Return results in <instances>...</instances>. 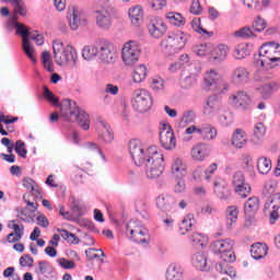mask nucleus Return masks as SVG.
<instances>
[{
  "label": "nucleus",
  "instance_id": "55",
  "mask_svg": "<svg viewBox=\"0 0 280 280\" xmlns=\"http://www.w3.org/2000/svg\"><path fill=\"white\" fill-rule=\"evenodd\" d=\"M15 152L22 159H27V149L25 148V142H23L22 140H18L15 142Z\"/></svg>",
  "mask_w": 280,
  "mask_h": 280
},
{
  "label": "nucleus",
  "instance_id": "19",
  "mask_svg": "<svg viewBox=\"0 0 280 280\" xmlns=\"http://www.w3.org/2000/svg\"><path fill=\"white\" fill-rule=\"evenodd\" d=\"M220 110H222L220 97H218V95L209 96L203 104V115H206V117H215Z\"/></svg>",
  "mask_w": 280,
  "mask_h": 280
},
{
  "label": "nucleus",
  "instance_id": "4",
  "mask_svg": "<svg viewBox=\"0 0 280 280\" xmlns=\"http://www.w3.org/2000/svg\"><path fill=\"white\" fill-rule=\"evenodd\" d=\"M55 62L59 67H75L78 65V51L71 45L65 46L62 42L55 40L52 44Z\"/></svg>",
  "mask_w": 280,
  "mask_h": 280
},
{
  "label": "nucleus",
  "instance_id": "58",
  "mask_svg": "<svg viewBox=\"0 0 280 280\" xmlns=\"http://www.w3.org/2000/svg\"><path fill=\"white\" fill-rule=\"evenodd\" d=\"M266 20L261 19V16H257L253 22L254 32H264L266 30Z\"/></svg>",
  "mask_w": 280,
  "mask_h": 280
},
{
  "label": "nucleus",
  "instance_id": "12",
  "mask_svg": "<svg viewBox=\"0 0 280 280\" xmlns=\"http://www.w3.org/2000/svg\"><path fill=\"white\" fill-rule=\"evenodd\" d=\"M131 104L137 113H148L152 108V95L147 90H136Z\"/></svg>",
  "mask_w": 280,
  "mask_h": 280
},
{
  "label": "nucleus",
  "instance_id": "7",
  "mask_svg": "<svg viewBox=\"0 0 280 280\" xmlns=\"http://www.w3.org/2000/svg\"><path fill=\"white\" fill-rule=\"evenodd\" d=\"M94 14L97 27L101 30H110L113 26V14H115V7H113L110 1L105 0L101 2Z\"/></svg>",
  "mask_w": 280,
  "mask_h": 280
},
{
  "label": "nucleus",
  "instance_id": "61",
  "mask_svg": "<svg viewBox=\"0 0 280 280\" xmlns=\"http://www.w3.org/2000/svg\"><path fill=\"white\" fill-rule=\"evenodd\" d=\"M218 172V163L210 164L205 171V178L208 183L211 182V176Z\"/></svg>",
  "mask_w": 280,
  "mask_h": 280
},
{
  "label": "nucleus",
  "instance_id": "14",
  "mask_svg": "<svg viewBox=\"0 0 280 280\" xmlns=\"http://www.w3.org/2000/svg\"><path fill=\"white\" fill-rule=\"evenodd\" d=\"M232 185L234 187V191L241 198H248V194H250V185L246 183V177L243 172H236L232 178Z\"/></svg>",
  "mask_w": 280,
  "mask_h": 280
},
{
  "label": "nucleus",
  "instance_id": "64",
  "mask_svg": "<svg viewBox=\"0 0 280 280\" xmlns=\"http://www.w3.org/2000/svg\"><path fill=\"white\" fill-rule=\"evenodd\" d=\"M20 266H22V268H32V266H34V258H32V256L30 255H24L20 258Z\"/></svg>",
  "mask_w": 280,
  "mask_h": 280
},
{
  "label": "nucleus",
  "instance_id": "48",
  "mask_svg": "<svg viewBox=\"0 0 280 280\" xmlns=\"http://www.w3.org/2000/svg\"><path fill=\"white\" fill-rule=\"evenodd\" d=\"M23 186L25 187V189H28V191H31V194L33 196H36L38 198H42L43 195H40V189H38V187L34 186V179L32 178H24L23 179Z\"/></svg>",
  "mask_w": 280,
  "mask_h": 280
},
{
  "label": "nucleus",
  "instance_id": "53",
  "mask_svg": "<svg viewBox=\"0 0 280 280\" xmlns=\"http://www.w3.org/2000/svg\"><path fill=\"white\" fill-rule=\"evenodd\" d=\"M151 89L155 91V93H163V91H165V81L161 78L153 79Z\"/></svg>",
  "mask_w": 280,
  "mask_h": 280
},
{
  "label": "nucleus",
  "instance_id": "15",
  "mask_svg": "<svg viewBox=\"0 0 280 280\" xmlns=\"http://www.w3.org/2000/svg\"><path fill=\"white\" fill-rule=\"evenodd\" d=\"M127 235H131V240L137 244H148V229L137 225L135 221H130L127 224Z\"/></svg>",
  "mask_w": 280,
  "mask_h": 280
},
{
  "label": "nucleus",
  "instance_id": "6",
  "mask_svg": "<svg viewBox=\"0 0 280 280\" xmlns=\"http://www.w3.org/2000/svg\"><path fill=\"white\" fill-rule=\"evenodd\" d=\"M18 20L19 18L16 15L11 16L9 25L10 27H15V34L22 37V49L24 54L34 65H36V57L34 56L36 49L34 48V45H32V42H30V28H27L25 24L19 23Z\"/></svg>",
  "mask_w": 280,
  "mask_h": 280
},
{
  "label": "nucleus",
  "instance_id": "47",
  "mask_svg": "<svg viewBox=\"0 0 280 280\" xmlns=\"http://www.w3.org/2000/svg\"><path fill=\"white\" fill-rule=\"evenodd\" d=\"M226 56H229V46L221 44L214 49V60H226Z\"/></svg>",
  "mask_w": 280,
  "mask_h": 280
},
{
  "label": "nucleus",
  "instance_id": "59",
  "mask_svg": "<svg viewBox=\"0 0 280 280\" xmlns=\"http://www.w3.org/2000/svg\"><path fill=\"white\" fill-rule=\"evenodd\" d=\"M70 209L73 215H75L77 218H79V215H82V207L80 206V200L72 198Z\"/></svg>",
  "mask_w": 280,
  "mask_h": 280
},
{
  "label": "nucleus",
  "instance_id": "21",
  "mask_svg": "<svg viewBox=\"0 0 280 280\" xmlns=\"http://www.w3.org/2000/svg\"><path fill=\"white\" fill-rule=\"evenodd\" d=\"M231 80L233 84H248L250 80V72H248L247 69L244 67H237L233 70Z\"/></svg>",
  "mask_w": 280,
  "mask_h": 280
},
{
  "label": "nucleus",
  "instance_id": "51",
  "mask_svg": "<svg viewBox=\"0 0 280 280\" xmlns=\"http://www.w3.org/2000/svg\"><path fill=\"white\" fill-rule=\"evenodd\" d=\"M189 238L192 246H205V242H207V235L201 233H192Z\"/></svg>",
  "mask_w": 280,
  "mask_h": 280
},
{
  "label": "nucleus",
  "instance_id": "63",
  "mask_svg": "<svg viewBox=\"0 0 280 280\" xmlns=\"http://www.w3.org/2000/svg\"><path fill=\"white\" fill-rule=\"evenodd\" d=\"M58 264L61 268H63V270H73V268H75V262L67 258H60Z\"/></svg>",
  "mask_w": 280,
  "mask_h": 280
},
{
  "label": "nucleus",
  "instance_id": "36",
  "mask_svg": "<svg viewBox=\"0 0 280 280\" xmlns=\"http://www.w3.org/2000/svg\"><path fill=\"white\" fill-rule=\"evenodd\" d=\"M145 78H148V68L145 67V65L137 66L133 69V73H132L133 82L136 84H141V82H143Z\"/></svg>",
  "mask_w": 280,
  "mask_h": 280
},
{
  "label": "nucleus",
  "instance_id": "27",
  "mask_svg": "<svg viewBox=\"0 0 280 280\" xmlns=\"http://www.w3.org/2000/svg\"><path fill=\"white\" fill-rule=\"evenodd\" d=\"M149 34L153 38H161L165 35V32H167V26L163 23L161 20L152 21L148 25Z\"/></svg>",
  "mask_w": 280,
  "mask_h": 280
},
{
  "label": "nucleus",
  "instance_id": "56",
  "mask_svg": "<svg viewBox=\"0 0 280 280\" xmlns=\"http://www.w3.org/2000/svg\"><path fill=\"white\" fill-rule=\"evenodd\" d=\"M265 135H266V126H264V122H257L254 126V137H256V139H264Z\"/></svg>",
  "mask_w": 280,
  "mask_h": 280
},
{
  "label": "nucleus",
  "instance_id": "28",
  "mask_svg": "<svg viewBox=\"0 0 280 280\" xmlns=\"http://www.w3.org/2000/svg\"><path fill=\"white\" fill-rule=\"evenodd\" d=\"M214 194L220 198V200H226L229 198V186L226 180L222 179L221 177H217L213 182Z\"/></svg>",
  "mask_w": 280,
  "mask_h": 280
},
{
  "label": "nucleus",
  "instance_id": "52",
  "mask_svg": "<svg viewBox=\"0 0 280 280\" xmlns=\"http://www.w3.org/2000/svg\"><path fill=\"white\" fill-rule=\"evenodd\" d=\"M234 36L236 38H253V36H255V33L253 32V30H250V27L245 26L236 31L234 33Z\"/></svg>",
  "mask_w": 280,
  "mask_h": 280
},
{
  "label": "nucleus",
  "instance_id": "35",
  "mask_svg": "<svg viewBox=\"0 0 280 280\" xmlns=\"http://www.w3.org/2000/svg\"><path fill=\"white\" fill-rule=\"evenodd\" d=\"M250 255L253 259H264L268 255V246L266 244L256 243L250 247Z\"/></svg>",
  "mask_w": 280,
  "mask_h": 280
},
{
  "label": "nucleus",
  "instance_id": "54",
  "mask_svg": "<svg viewBox=\"0 0 280 280\" xmlns=\"http://www.w3.org/2000/svg\"><path fill=\"white\" fill-rule=\"evenodd\" d=\"M235 260H225L224 258H221L220 261H218L214 266L217 272H220V275H224L225 270L228 269L231 264H233Z\"/></svg>",
  "mask_w": 280,
  "mask_h": 280
},
{
  "label": "nucleus",
  "instance_id": "16",
  "mask_svg": "<svg viewBox=\"0 0 280 280\" xmlns=\"http://www.w3.org/2000/svg\"><path fill=\"white\" fill-rule=\"evenodd\" d=\"M160 143L164 150H174L176 148V137L172 127L167 124H164L160 131Z\"/></svg>",
  "mask_w": 280,
  "mask_h": 280
},
{
  "label": "nucleus",
  "instance_id": "8",
  "mask_svg": "<svg viewBox=\"0 0 280 280\" xmlns=\"http://www.w3.org/2000/svg\"><path fill=\"white\" fill-rule=\"evenodd\" d=\"M187 43V37L180 31L171 33L161 42V48L167 56H174L177 51H180Z\"/></svg>",
  "mask_w": 280,
  "mask_h": 280
},
{
  "label": "nucleus",
  "instance_id": "22",
  "mask_svg": "<svg viewBox=\"0 0 280 280\" xmlns=\"http://www.w3.org/2000/svg\"><path fill=\"white\" fill-rule=\"evenodd\" d=\"M191 265L201 272H207L210 268L207 260V254L203 252H197L191 256Z\"/></svg>",
  "mask_w": 280,
  "mask_h": 280
},
{
  "label": "nucleus",
  "instance_id": "42",
  "mask_svg": "<svg viewBox=\"0 0 280 280\" xmlns=\"http://www.w3.org/2000/svg\"><path fill=\"white\" fill-rule=\"evenodd\" d=\"M2 1H5V2L11 1L14 10V16H16L18 14L20 16L27 15V9H25V3L23 2V0H2Z\"/></svg>",
  "mask_w": 280,
  "mask_h": 280
},
{
  "label": "nucleus",
  "instance_id": "37",
  "mask_svg": "<svg viewBox=\"0 0 280 280\" xmlns=\"http://www.w3.org/2000/svg\"><path fill=\"white\" fill-rule=\"evenodd\" d=\"M100 125L102 126V133L100 135V138L102 141H104V143H112V141L115 139V136L110 130V126L104 120H101Z\"/></svg>",
  "mask_w": 280,
  "mask_h": 280
},
{
  "label": "nucleus",
  "instance_id": "43",
  "mask_svg": "<svg viewBox=\"0 0 280 280\" xmlns=\"http://www.w3.org/2000/svg\"><path fill=\"white\" fill-rule=\"evenodd\" d=\"M129 18L133 25H139L141 19H143V9L140 5L133 7L129 9Z\"/></svg>",
  "mask_w": 280,
  "mask_h": 280
},
{
  "label": "nucleus",
  "instance_id": "24",
  "mask_svg": "<svg viewBox=\"0 0 280 280\" xmlns=\"http://www.w3.org/2000/svg\"><path fill=\"white\" fill-rule=\"evenodd\" d=\"M171 173L174 178H185L187 176V164L183 162V159L175 158L172 162Z\"/></svg>",
  "mask_w": 280,
  "mask_h": 280
},
{
  "label": "nucleus",
  "instance_id": "1",
  "mask_svg": "<svg viewBox=\"0 0 280 280\" xmlns=\"http://www.w3.org/2000/svg\"><path fill=\"white\" fill-rule=\"evenodd\" d=\"M128 150L135 165H143L147 178H159L165 172V156L159 148L143 149L140 140L132 139L129 141Z\"/></svg>",
  "mask_w": 280,
  "mask_h": 280
},
{
  "label": "nucleus",
  "instance_id": "25",
  "mask_svg": "<svg viewBox=\"0 0 280 280\" xmlns=\"http://www.w3.org/2000/svg\"><path fill=\"white\" fill-rule=\"evenodd\" d=\"M248 143V136L242 128H236L232 133V145L237 150H242Z\"/></svg>",
  "mask_w": 280,
  "mask_h": 280
},
{
  "label": "nucleus",
  "instance_id": "5",
  "mask_svg": "<svg viewBox=\"0 0 280 280\" xmlns=\"http://www.w3.org/2000/svg\"><path fill=\"white\" fill-rule=\"evenodd\" d=\"M277 183L269 180L262 188L264 196H270L269 201L265 203V211H270V224H275L279 220L280 192H276Z\"/></svg>",
  "mask_w": 280,
  "mask_h": 280
},
{
  "label": "nucleus",
  "instance_id": "33",
  "mask_svg": "<svg viewBox=\"0 0 280 280\" xmlns=\"http://www.w3.org/2000/svg\"><path fill=\"white\" fill-rule=\"evenodd\" d=\"M185 270H183V267L176 264H172L165 273L166 280H183V275Z\"/></svg>",
  "mask_w": 280,
  "mask_h": 280
},
{
  "label": "nucleus",
  "instance_id": "17",
  "mask_svg": "<svg viewBox=\"0 0 280 280\" xmlns=\"http://www.w3.org/2000/svg\"><path fill=\"white\" fill-rule=\"evenodd\" d=\"M230 98L237 110H250L253 107V98L245 91H238L230 96Z\"/></svg>",
  "mask_w": 280,
  "mask_h": 280
},
{
  "label": "nucleus",
  "instance_id": "60",
  "mask_svg": "<svg viewBox=\"0 0 280 280\" xmlns=\"http://www.w3.org/2000/svg\"><path fill=\"white\" fill-rule=\"evenodd\" d=\"M219 124L224 127L231 126L233 124V114L226 113L219 116Z\"/></svg>",
  "mask_w": 280,
  "mask_h": 280
},
{
  "label": "nucleus",
  "instance_id": "44",
  "mask_svg": "<svg viewBox=\"0 0 280 280\" xmlns=\"http://www.w3.org/2000/svg\"><path fill=\"white\" fill-rule=\"evenodd\" d=\"M196 110L187 109L183 113L180 124L182 126H189L190 124H196Z\"/></svg>",
  "mask_w": 280,
  "mask_h": 280
},
{
  "label": "nucleus",
  "instance_id": "34",
  "mask_svg": "<svg viewBox=\"0 0 280 280\" xmlns=\"http://www.w3.org/2000/svg\"><path fill=\"white\" fill-rule=\"evenodd\" d=\"M100 56V42L91 46H85L82 49V58L84 60H93V58H98Z\"/></svg>",
  "mask_w": 280,
  "mask_h": 280
},
{
  "label": "nucleus",
  "instance_id": "26",
  "mask_svg": "<svg viewBox=\"0 0 280 280\" xmlns=\"http://www.w3.org/2000/svg\"><path fill=\"white\" fill-rule=\"evenodd\" d=\"M240 217V210L235 206H229L225 210V226L228 231H231L237 224V218Z\"/></svg>",
  "mask_w": 280,
  "mask_h": 280
},
{
  "label": "nucleus",
  "instance_id": "9",
  "mask_svg": "<svg viewBox=\"0 0 280 280\" xmlns=\"http://www.w3.org/2000/svg\"><path fill=\"white\" fill-rule=\"evenodd\" d=\"M233 246H235V241L231 238L214 241L210 248L214 255H220V259H225V261H235V252H233Z\"/></svg>",
  "mask_w": 280,
  "mask_h": 280
},
{
  "label": "nucleus",
  "instance_id": "13",
  "mask_svg": "<svg viewBox=\"0 0 280 280\" xmlns=\"http://www.w3.org/2000/svg\"><path fill=\"white\" fill-rule=\"evenodd\" d=\"M98 59L105 65H114L117 62V48L115 45L106 39L98 42Z\"/></svg>",
  "mask_w": 280,
  "mask_h": 280
},
{
  "label": "nucleus",
  "instance_id": "31",
  "mask_svg": "<svg viewBox=\"0 0 280 280\" xmlns=\"http://www.w3.org/2000/svg\"><path fill=\"white\" fill-rule=\"evenodd\" d=\"M68 19L69 25L73 31L78 30L80 25H86V19H84V15L80 14L78 9H73Z\"/></svg>",
  "mask_w": 280,
  "mask_h": 280
},
{
  "label": "nucleus",
  "instance_id": "30",
  "mask_svg": "<svg viewBox=\"0 0 280 280\" xmlns=\"http://www.w3.org/2000/svg\"><path fill=\"white\" fill-rule=\"evenodd\" d=\"M218 82H220V73L213 69L207 71L203 78L205 91H211L213 86L218 85Z\"/></svg>",
  "mask_w": 280,
  "mask_h": 280
},
{
  "label": "nucleus",
  "instance_id": "10",
  "mask_svg": "<svg viewBox=\"0 0 280 280\" xmlns=\"http://www.w3.org/2000/svg\"><path fill=\"white\" fill-rule=\"evenodd\" d=\"M202 71V66L200 62L196 61L189 63L187 69L182 73L180 77V86L182 89H191L198 84V78H200V73Z\"/></svg>",
  "mask_w": 280,
  "mask_h": 280
},
{
  "label": "nucleus",
  "instance_id": "32",
  "mask_svg": "<svg viewBox=\"0 0 280 280\" xmlns=\"http://www.w3.org/2000/svg\"><path fill=\"white\" fill-rule=\"evenodd\" d=\"M259 211V198L258 197H250L244 205V213L247 218H253L255 213Z\"/></svg>",
  "mask_w": 280,
  "mask_h": 280
},
{
  "label": "nucleus",
  "instance_id": "45",
  "mask_svg": "<svg viewBox=\"0 0 280 280\" xmlns=\"http://www.w3.org/2000/svg\"><path fill=\"white\" fill-rule=\"evenodd\" d=\"M57 232L60 233L62 240L68 242V244H80V238L75 234L62 229H57Z\"/></svg>",
  "mask_w": 280,
  "mask_h": 280
},
{
  "label": "nucleus",
  "instance_id": "18",
  "mask_svg": "<svg viewBox=\"0 0 280 280\" xmlns=\"http://www.w3.org/2000/svg\"><path fill=\"white\" fill-rule=\"evenodd\" d=\"M156 207L164 213H176V198L170 194H162L156 198Z\"/></svg>",
  "mask_w": 280,
  "mask_h": 280
},
{
  "label": "nucleus",
  "instance_id": "46",
  "mask_svg": "<svg viewBox=\"0 0 280 280\" xmlns=\"http://www.w3.org/2000/svg\"><path fill=\"white\" fill-rule=\"evenodd\" d=\"M36 275H43L46 277V279L49 278V275H51L52 270H51V266L49 265V262L45 261V260H40L38 262L37 268L35 269Z\"/></svg>",
  "mask_w": 280,
  "mask_h": 280
},
{
  "label": "nucleus",
  "instance_id": "40",
  "mask_svg": "<svg viewBox=\"0 0 280 280\" xmlns=\"http://www.w3.org/2000/svg\"><path fill=\"white\" fill-rule=\"evenodd\" d=\"M165 19L172 24L176 25V27H183L185 25L186 21L185 18L180 13L176 12H168L165 14Z\"/></svg>",
  "mask_w": 280,
  "mask_h": 280
},
{
  "label": "nucleus",
  "instance_id": "50",
  "mask_svg": "<svg viewBox=\"0 0 280 280\" xmlns=\"http://www.w3.org/2000/svg\"><path fill=\"white\" fill-rule=\"evenodd\" d=\"M84 149L88 150V152H97L100 154L101 159L103 161H106V155L104 152H102V148H100V144L95 142L88 141L84 143Z\"/></svg>",
  "mask_w": 280,
  "mask_h": 280
},
{
  "label": "nucleus",
  "instance_id": "23",
  "mask_svg": "<svg viewBox=\"0 0 280 280\" xmlns=\"http://www.w3.org/2000/svg\"><path fill=\"white\" fill-rule=\"evenodd\" d=\"M198 135L202 141H213L218 137V129L211 124H203L199 127Z\"/></svg>",
  "mask_w": 280,
  "mask_h": 280
},
{
  "label": "nucleus",
  "instance_id": "49",
  "mask_svg": "<svg viewBox=\"0 0 280 280\" xmlns=\"http://www.w3.org/2000/svg\"><path fill=\"white\" fill-rule=\"evenodd\" d=\"M192 51L201 58L205 56H209V54H211V44H201V45L195 46L192 48Z\"/></svg>",
  "mask_w": 280,
  "mask_h": 280
},
{
  "label": "nucleus",
  "instance_id": "39",
  "mask_svg": "<svg viewBox=\"0 0 280 280\" xmlns=\"http://www.w3.org/2000/svg\"><path fill=\"white\" fill-rule=\"evenodd\" d=\"M257 170L260 174L266 175L272 170V161L266 156H260L257 160Z\"/></svg>",
  "mask_w": 280,
  "mask_h": 280
},
{
  "label": "nucleus",
  "instance_id": "29",
  "mask_svg": "<svg viewBox=\"0 0 280 280\" xmlns=\"http://www.w3.org/2000/svg\"><path fill=\"white\" fill-rule=\"evenodd\" d=\"M280 85L276 81H271L269 83H266L257 89L258 93H260V96L262 100H270L272 97L273 93H277L279 91Z\"/></svg>",
  "mask_w": 280,
  "mask_h": 280
},
{
  "label": "nucleus",
  "instance_id": "41",
  "mask_svg": "<svg viewBox=\"0 0 280 280\" xmlns=\"http://www.w3.org/2000/svg\"><path fill=\"white\" fill-rule=\"evenodd\" d=\"M192 226H194V215L188 214L179 223L180 235H187V233H189V231H191Z\"/></svg>",
  "mask_w": 280,
  "mask_h": 280
},
{
  "label": "nucleus",
  "instance_id": "57",
  "mask_svg": "<svg viewBox=\"0 0 280 280\" xmlns=\"http://www.w3.org/2000/svg\"><path fill=\"white\" fill-rule=\"evenodd\" d=\"M42 62L49 72L54 71V68H51V55L49 51L45 50L42 54Z\"/></svg>",
  "mask_w": 280,
  "mask_h": 280
},
{
  "label": "nucleus",
  "instance_id": "38",
  "mask_svg": "<svg viewBox=\"0 0 280 280\" xmlns=\"http://www.w3.org/2000/svg\"><path fill=\"white\" fill-rule=\"evenodd\" d=\"M246 56H250V48L248 44H240L234 48L233 58L236 60H244Z\"/></svg>",
  "mask_w": 280,
  "mask_h": 280
},
{
  "label": "nucleus",
  "instance_id": "20",
  "mask_svg": "<svg viewBox=\"0 0 280 280\" xmlns=\"http://www.w3.org/2000/svg\"><path fill=\"white\" fill-rule=\"evenodd\" d=\"M211 154V147L207 143H198L191 149V156L194 161H205L206 159H209Z\"/></svg>",
  "mask_w": 280,
  "mask_h": 280
},
{
  "label": "nucleus",
  "instance_id": "3",
  "mask_svg": "<svg viewBox=\"0 0 280 280\" xmlns=\"http://www.w3.org/2000/svg\"><path fill=\"white\" fill-rule=\"evenodd\" d=\"M277 62H280V45L275 42L264 44L254 57V65L265 69H275Z\"/></svg>",
  "mask_w": 280,
  "mask_h": 280
},
{
  "label": "nucleus",
  "instance_id": "2",
  "mask_svg": "<svg viewBox=\"0 0 280 280\" xmlns=\"http://www.w3.org/2000/svg\"><path fill=\"white\" fill-rule=\"evenodd\" d=\"M44 97L49 104H52V106L60 107V117L63 118V121H69L70 124L78 121L82 130H89V128H91L89 114L82 108H79L78 103L74 101L65 98L60 103V100L47 86L44 88Z\"/></svg>",
  "mask_w": 280,
  "mask_h": 280
},
{
  "label": "nucleus",
  "instance_id": "62",
  "mask_svg": "<svg viewBox=\"0 0 280 280\" xmlns=\"http://www.w3.org/2000/svg\"><path fill=\"white\" fill-rule=\"evenodd\" d=\"M190 25L192 27V30L195 32H197V34H209V32H207V30L202 28V26H200V19L199 18H195L191 22Z\"/></svg>",
  "mask_w": 280,
  "mask_h": 280
},
{
  "label": "nucleus",
  "instance_id": "11",
  "mask_svg": "<svg viewBox=\"0 0 280 280\" xmlns=\"http://www.w3.org/2000/svg\"><path fill=\"white\" fill-rule=\"evenodd\" d=\"M141 56V46L135 40H129L125 43L121 50V58L126 67H132L139 62V57Z\"/></svg>",
  "mask_w": 280,
  "mask_h": 280
}]
</instances>
